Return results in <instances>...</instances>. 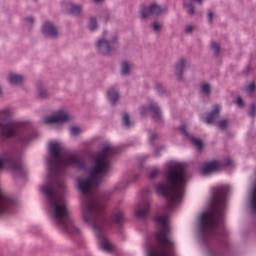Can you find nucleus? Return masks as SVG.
I'll return each instance as SVG.
<instances>
[{
	"instance_id": "obj_13",
	"label": "nucleus",
	"mask_w": 256,
	"mask_h": 256,
	"mask_svg": "<svg viewBox=\"0 0 256 256\" xmlns=\"http://www.w3.org/2000/svg\"><path fill=\"white\" fill-rule=\"evenodd\" d=\"M179 131H181L183 135H185V137L190 140L192 145H194V147H196L198 151H201V149H203V142L201 141V139L195 138L191 134L187 133V126H185V124H182L179 127Z\"/></svg>"
},
{
	"instance_id": "obj_9",
	"label": "nucleus",
	"mask_w": 256,
	"mask_h": 256,
	"mask_svg": "<svg viewBox=\"0 0 256 256\" xmlns=\"http://www.w3.org/2000/svg\"><path fill=\"white\" fill-rule=\"evenodd\" d=\"M66 121H69V115L65 110H59L53 116H49L44 119V123L47 124L66 123Z\"/></svg>"
},
{
	"instance_id": "obj_29",
	"label": "nucleus",
	"mask_w": 256,
	"mask_h": 256,
	"mask_svg": "<svg viewBox=\"0 0 256 256\" xmlns=\"http://www.w3.org/2000/svg\"><path fill=\"white\" fill-rule=\"evenodd\" d=\"M248 115H249L250 117H255V115H256V105H255V104H252V105L250 106Z\"/></svg>"
},
{
	"instance_id": "obj_40",
	"label": "nucleus",
	"mask_w": 256,
	"mask_h": 256,
	"mask_svg": "<svg viewBox=\"0 0 256 256\" xmlns=\"http://www.w3.org/2000/svg\"><path fill=\"white\" fill-rule=\"evenodd\" d=\"M212 256H226V255L223 252H215V253H212Z\"/></svg>"
},
{
	"instance_id": "obj_41",
	"label": "nucleus",
	"mask_w": 256,
	"mask_h": 256,
	"mask_svg": "<svg viewBox=\"0 0 256 256\" xmlns=\"http://www.w3.org/2000/svg\"><path fill=\"white\" fill-rule=\"evenodd\" d=\"M26 21H27L28 23L32 24L35 20L33 19V17H28V18L26 19Z\"/></svg>"
},
{
	"instance_id": "obj_12",
	"label": "nucleus",
	"mask_w": 256,
	"mask_h": 256,
	"mask_svg": "<svg viewBox=\"0 0 256 256\" xmlns=\"http://www.w3.org/2000/svg\"><path fill=\"white\" fill-rule=\"evenodd\" d=\"M223 168V164L217 160H213L211 162H207L201 167V173L203 175H209V173H213L214 171H220Z\"/></svg>"
},
{
	"instance_id": "obj_5",
	"label": "nucleus",
	"mask_w": 256,
	"mask_h": 256,
	"mask_svg": "<svg viewBox=\"0 0 256 256\" xmlns=\"http://www.w3.org/2000/svg\"><path fill=\"white\" fill-rule=\"evenodd\" d=\"M0 131L4 137H15L22 145H27L33 139L29 126L21 122L10 121L6 124L0 122ZM13 205V199L9 194L0 189V215L11 213Z\"/></svg>"
},
{
	"instance_id": "obj_18",
	"label": "nucleus",
	"mask_w": 256,
	"mask_h": 256,
	"mask_svg": "<svg viewBox=\"0 0 256 256\" xmlns=\"http://www.w3.org/2000/svg\"><path fill=\"white\" fill-rule=\"evenodd\" d=\"M185 65H187V62L183 58L176 63V75L178 79H181V75H183V71H185Z\"/></svg>"
},
{
	"instance_id": "obj_25",
	"label": "nucleus",
	"mask_w": 256,
	"mask_h": 256,
	"mask_svg": "<svg viewBox=\"0 0 256 256\" xmlns=\"http://www.w3.org/2000/svg\"><path fill=\"white\" fill-rule=\"evenodd\" d=\"M89 29L90 31H95L97 29V20L95 18H90Z\"/></svg>"
},
{
	"instance_id": "obj_14",
	"label": "nucleus",
	"mask_w": 256,
	"mask_h": 256,
	"mask_svg": "<svg viewBox=\"0 0 256 256\" xmlns=\"http://www.w3.org/2000/svg\"><path fill=\"white\" fill-rule=\"evenodd\" d=\"M42 31L46 37H57V35H59L57 27H55V25L51 22L44 23Z\"/></svg>"
},
{
	"instance_id": "obj_8",
	"label": "nucleus",
	"mask_w": 256,
	"mask_h": 256,
	"mask_svg": "<svg viewBox=\"0 0 256 256\" xmlns=\"http://www.w3.org/2000/svg\"><path fill=\"white\" fill-rule=\"evenodd\" d=\"M4 165H8L9 168L17 175H25V166L20 161H16L13 157L0 158V169H3Z\"/></svg>"
},
{
	"instance_id": "obj_16",
	"label": "nucleus",
	"mask_w": 256,
	"mask_h": 256,
	"mask_svg": "<svg viewBox=\"0 0 256 256\" xmlns=\"http://www.w3.org/2000/svg\"><path fill=\"white\" fill-rule=\"evenodd\" d=\"M149 209H150L149 202H145L140 208L136 209V211H135L136 217L145 219V217H147V215H149Z\"/></svg>"
},
{
	"instance_id": "obj_6",
	"label": "nucleus",
	"mask_w": 256,
	"mask_h": 256,
	"mask_svg": "<svg viewBox=\"0 0 256 256\" xmlns=\"http://www.w3.org/2000/svg\"><path fill=\"white\" fill-rule=\"evenodd\" d=\"M154 222L158 225L155 232V240L160 246H152L147 252V256H172L169 248L173 247V241L169 239L171 228L169 227V215L156 216Z\"/></svg>"
},
{
	"instance_id": "obj_19",
	"label": "nucleus",
	"mask_w": 256,
	"mask_h": 256,
	"mask_svg": "<svg viewBox=\"0 0 256 256\" xmlns=\"http://www.w3.org/2000/svg\"><path fill=\"white\" fill-rule=\"evenodd\" d=\"M8 81L11 85H19V83H23V76L12 73L8 76Z\"/></svg>"
},
{
	"instance_id": "obj_20",
	"label": "nucleus",
	"mask_w": 256,
	"mask_h": 256,
	"mask_svg": "<svg viewBox=\"0 0 256 256\" xmlns=\"http://www.w3.org/2000/svg\"><path fill=\"white\" fill-rule=\"evenodd\" d=\"M68 9H69V12L72 15H80L81 14V6H79V5H75L73 3H69L68 4Z\"/></svg>"
},
{
	"instance_id": "obj_15",
	"label": "nucleus",
	"mask_w": 256,
	"mask_h": 256,
	"mask_svg": "<svg viewBox=\"0 0 256 256\" xmlns=\"http://www.w3.org/2000/svg\"><path fill=\"white\" fill-rule=\"evenodd\" d=\"M219 113H221V106L216 104L212 107L211 113L208 114V116L206 117L205 123L207 125H211V123H215V119L219 117Z\"/></svg>"
},
{
	"instance_id": "obj_11",
	"label": "nucleus",
	"mask_w": 256,
	"mask_h": 256,
	"mask_svg": "<svg viewBox=\"0 0 256 256\" xmlns=\"http://www.w3.org/2000/svg\"><path fill=\"white\" fill-rule=\"evenodd\" d=\"M147 111L151 112L152 117L155 121H161L162 115H161V109H159V106L157 104L152 103L149 108L147 106H142L140 109L141 115L144 117V115L147 114Z\"/></svg>"
},
{
	"instance_id": "obj_28",
	"label": "nucleus",
	"mask_w": 256,
	"mask_h": 256,
	"mask_svg": "<svg viewBox=\"0 0 256 256\" xmlns=\"http://www.w3.org/2000/svg\"><path fill=\"white\" fill-rule=\"evenodd\" d=\"M162 28H163V26L157 22H154L152 24V29H153V31H155V33H159V31H161Z\"/></svg>"
},
{
	"instance_id": "obj_30",
	"label": "nucleus",
	"mask_w": 256,
	"mask_h": 256,
	"mask_svg": "<svg viewBox=\"0 0 256 256\" xmlns=\"http://www.w3.org/2000/svg\"><path fill=\"white\" fill-rule=\"evenodd\" d=\"M159 173H161V172L159 171V169L155 168V169H153V170L150 172L149 177H150L151 179H155V177H157V176L159 175Z\"/></svg>"
},
{
	"instance_id": "obj_4",
	"label": "nucleus",
	"mask_w": 256,
	"mask_h": 256,
	"mask_svg": "<svg viewBox=\"0 0 256 256\" xmlns=\"http://www.w3.org/2000/svg\"><path fill=\"white\" fill-rule=\"evenodd\" d=\"M165 182L156 185V193L166 197V211H171L185 195L187 185V172L181 163H174L168 166L164 174Z\"/></svg>"
},
{
	"instance_id": "obj_31",
	"label": "nucleus",
	"mask_w": 256,
	"mask_h": 256,
	"mask_svg": "<svg viewBox=\"0 0 256 256\" xmlns=\"http://www.w3.org/2000/svg\"><path fill=\"white\" fill-rule=\"evenodd\" d=\"M246 91L247 93L251 94L252 92L255 91V84L254 82L250 83L247 87H246Z\"/></svg>"
},
{
	"instance_id": "obj_27",
	"label": "nucleus",
	"mask_w": 256,
	"mask_h": 256,
	"mask_svg": "<svg viewBox=\"0 0 256 256\" xmlns=\"http://www.w3.org/2000/svg\"><path fill=\"white\" fill-rule=\"evenodd\" d=\"M211 49L214 51L216 55H219V51H221V48L219 47V44L212 42Z\"/></svg>"
},
{
	"instance_id": "obj_42",
	"label": "nucleus",
	"mask_w": 256,
	"mask_h": 256,
	"mask_svg": "<svg viewBox=\"0 0 256 256\" xmlns=\"http://www.w3.org/2000/svg\"><path fill=\"white\" fill-rule=\"evenodd\" d=\"M103 0H93L94 3H101Z\"/></svg>"
},
{
	"instance_id": "obj_23",
	"label": "nucleus",
	"mask_w": 256,
	"mask_h": 256,
	"mask_svg": "<svg viewBox=\"0 0 256 256\" xmlns=\"http://www.w3.org/2000/svg\"><path fill=\"white\" fill-rule=\"evenodd\" d=\"M201 91L205 95H209V93H211V86H209V84L207 83H204L201 85Z\"/></svg>"
},
{
	"instance_id": "obj_17",
	"label": "nucleus",
	"mask_w": 256,
	"mask_h": 256,
	"mask_svg": "<svg viewBox=\"0 0 256 256\" xmlns=\"http://www.w3.org/2000/svg\"><path fill=\"white\" fill-rule=\"evenodd\" d=\"M107 98L112 103V105H115V103L119 101V92H117L115 88H110L107 92Z\"/></svg>"
},
{
	"instance_id": "obj_35",
	"label": "nucleus",
	"mask_w": 256,
	"mask_h": 256,
	"mask_svg": "<svg viewBox=\"0 0 256 256\" xmlns=\"http://www.w3.org/2000/svg\"><path fill=\"white\" fill-rule=\"evenodd\" d=\"M236 105H238V107H243V98L238 97L235 101Z\"/></svg>"
},
{
	"instance_id": "obj_3",
	"label": "nucleus",
	"mask_w": 256,
	"mask_h": 256,
	"mask_svg": "<svg viewBox=\"0 0 256 256\" xmlns=\"http://www.w3.org/2000/svg\"><path fill=\"white\" fill-rule=\"evenodd\" d=\"M227 193H229V186L217 187L210 202L211 210L201 214L199 218L200 233H202L204 239H207V237H215L217 235H225L223 217L225 213Z\"/></svg>"
},
{
	"instance_id": "obj_37",
	"label": "nucleus",
	"mask_w": 256,
	"mask_h": 256,
	"mask_svg": "<svg viewBox=\"0 0 256 256\" xmlns=\"http://www.w3.org/2000/svg\"><path fill=\"white\" fill-rule=\"evenodd\" d=\"M185 32L186 33H192L193 32V26H191V25L186 26Z\"/></svg>"
},
{
	"instance_id": "obj_26",
	"label": "nucleus",
	"mask_w": 256,
	"mask_h": 256,
	"mask_svg": "<svg viewBox=\"0 0 256 256\" xmlns=\"http://www.w3.org/2000/svg\"><path fill=\"white\" fill-rule=\"evenodd\" d=\"M70 133L73 137H77V135H79V133H81V128L74 126V127L70 128Z\"/></svg>"
},
{
	"instance_id": "obj_24",
	"label": "nucleus",
	"mask_w": 256,
	"mask_h": 256,
	"mask_svg": "<svg viewBox=\"0 0 256 256\" xmlns=\"http://www.w3.org/2000/svg\"><path fill=\"white\" fill-rule=\"evenodd\" d=\"M122 123L124 127H131V121L129 120V114H124L122 118Z\"/></svg>"
},
{
	"instance_id": "obj_32",
	"label": "nucleus",
	"mask_w": 256,
	"mask_h": 256,
	"mask_svg": "<svg viewBox=\"0 0 256 256\" xmlns=\"http://www.w3.org/2000/svg\"><path fill=\"white\" fill-rule=\"evenodd\" d=\"M38 95L41 99H45V97H47V90L45 89L39 90Z\"/></svg>"
},
{
	"instance_id": "obj_7",
	"label": "nucleus",
	"mask_w": 256,
	"mask_h": 256,
	"mask_svg": "<svg viewBox=\"0 0 256 256\" xmlns=\"http://www.w3.org/2000/svg\"><path fill=\"white\" fill-rule=\"evenodd\" d=\"M103 39H99L96 43L97 50L101 55H111L117 47V36H113L111 40L105 39L107 37V31H103Z\"/></svg>"
},
{
	"instance_id": "obj_1",
	"label": "nucleus",
	"mask_w": 256,
	"mask_h": 256,
	"mask_svg": "<svg viewBox=\"0 0 256 256\" xmlns=\"http://www.w3.org/2000/svg\"><path fill=\"white\" fill-rule=\"evenodd\" d=\"M117 155V148L107 145L94 158L93 167L90 170V177L84 180L78 179V189L82 193V217L84 223L94 229L99 240L100 249L106 253L113 251V245L105 236V231L111 225H121L125 219L121 211L115 212L109 220L105 214V200L95 196L91 191H95L103 181V176L109 172L111 158Z\"/></svg>"
},
{
	"instance_id": "obj_43",
	"label": "nucleus",
	"mask_w": 256,
	"mask_h": 256,
	"mask_svg": "<svg viewBox=\"0 0 256 256\" xmlns=\"http://www.w3.org/2000/svg\"><path fill=\"white\" fill-rule=\"evenodd\" d=\"M0 93H1V88H0Z\"/></svg>"
},
{
	"instance_id": "obj_36",
	"label": "nucleus",
	"mask_w": 256,
	"mask_h": 256,
	"mask_svg": "<svg viewBox=\"0 0 256 256\" xmlns=\"http://www.w3.org/2000/svg\"><path fill=\"white\" fill-rule=\"evenodd\" d=\"M155 139H157V135L152 133L149 135V141L150 143H153V141H155Z\"/></svg>"
},
{
	"instance_id": "obj_34",
	"label": "nucleus",
	"mask_w": 256,
	"mask_h": 256,
	"mask_svg": "<svg viewBox=\"0 0 256 256\" xmlns=\"http://www.w3.org/2000/svg\"><path fill=\"white\" fill-rule=\"evenodd\" d=\"M156 90L158 91V93H165V88L161 84L156 85Z\"/></svg>"
},
{
	"instance_id": "obj_2",
	"label": "nucleus",
	"mask_w": 256,
	"mask_h": 256,
	"mask_svg": "<svg viewBox=\"0 0 256 256\" xmlns=\"http://www.w3.org/2000/svg\"><path fill=\"white\" fill-rule=\"evenodd\" d=\"M50 159L48 160L49 177L48 182L42 186V193L45 195L49 211L52 215L56 225L68 233V235H75L79 233L77 227L73 223V219L69 214L67 207V200L63 195L65 189V182L59 177L65 173L67 167H76L77 169H85V162L74 154L61 155V144L58 142H51L49 144Z\"/></svg>"
},
{
	"instance_id": "obj_22",
	"label": "nucleus",
	"mask_w": 256,
	"mask_h": 256,
	"mask_svg": "<svg viewBox=\"0 0 256 256\" xmlns=\"http://www.w3.org/2000/svg\"><path fill=\"white\" fill-rule=\"evenodd\" d=\"M184 7L187 8V11L189 13V15H194L195 14V8L193 7V4L191 3H187V1L184 2Z\"/></svg>"
},
{
	"instance_id": "obj_10",
	"label": "nucleus",
	"mask_w": 256,
	"mask_h": 256,
	"mask_svg": "<svg viewBox=\"0 0 256 256\" xmlns=\"http://www.w3.org/2000/svg\"><path fill=\"white\" fill-rule=\"evenodd\" d=\"M160 13H163V9H161V6L157 4H152L150 7L141 6L140 9L142 19H147L149 15H160Z\"/></svg>"
},
{
	"instance_id": "obj_38",
	"label": "nucleus",
	"mask_w": 256,
	"mask_h": 256,
	"mask_svg": "<svg viewBox=\"0 0 256 256\" xmlns=\"http://www.w3.org/2000/svg\"><path fill=\"white\" fill-rule=\"evenodd\" d=\"M208 21L211 23L213 21V12L209 11L208 12Z\"/></svg>"
},
{
	"instance_id": "obj_39",
	"label": "nucleus",
	"mask_w": 256,
	"mask_h": 256,
	"mask_svg": "<svg viewBox=\"0 0 256 256\" xmlns=\"http://www.w3.org/2000/svg\"><path fill=\"white\" fill-rule=\"evenodd\" d=\"M224 165H225L226 167H229V165H233V160H231V159L226 160V161L224 162Z\"/></svg>"
},
{
	"instance_id": "obj_21",
	"label": "nucleus",
	"mask_w": 256,
	"mask_h": 256,
	"mask_svg": "<svg viewBox=\"0 0 256 256\" xmlns=\"http://www.w3.org/2000/svg\"><path fill=\"white\" fill-rule=\"evenodd\" d=\"M121 69L122 75H129V71H131V66L127 62H122Z\"/></svg>"
},
{
	"instance_id": "obj_33",
	"label": "nucleus",
	"mask_w": 256,
	"mask_h": 256,
	"mask_svg": "<svg viewBox=\"0 0 256 256\" xmlns=\"http://www.w3.org/2000/svg\"><path fill=\"white\" fill-rule=\"evenodd\" d=\"M219 129H227V120H222L218 123Z\"/></svg>"
}]
</instances>
